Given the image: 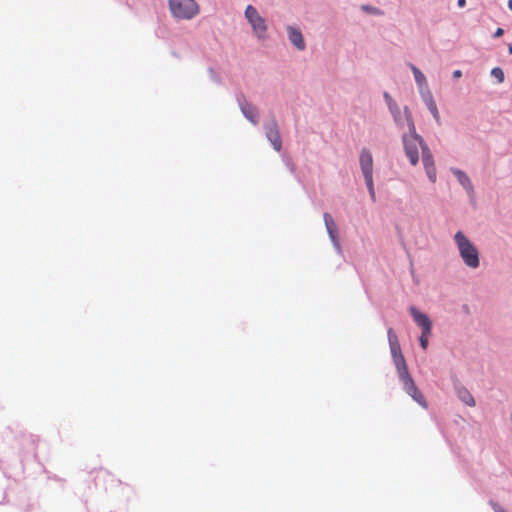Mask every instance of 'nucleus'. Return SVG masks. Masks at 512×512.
I'll use <instances>...</instances> for the list:
<instances>
[{
  "label": "nucleus",
  "instance_id": "obj_33",
  "mask_svg": "<svg viewBox=\"0 0 512 512\" xmlns=\"http://www.w3.org/2000/svg\"><path fill=\"white\" fill-rule=\"evenodd\" d=\"M508 52L510 55H512V45L511 44L508 45Z\"/></svg>",
  "mask_w": 512,
  "mask_h": 512
},
{
  "label": "nucleus",
  "instance_id": "obj_15",
  "mask_svg": "<svg viewBox=\"0 0 512 512\" xmlns=\"http://www.w3.org/2000/svg\"><path fill=\"white\" fill-rule=\"evenodd\" d=\"M404 118L408 127V132L404 133L402 137H411V138H423L421 135H419L416 131L415 123L413 120L412 112L409 109L408 106H404L403 108Z\"/></svg>",
  "mask_w": 512,
  "mask_h": 512
},
{
  "label": "nucleus",
  "instance_id": "obj_25",
  "mask_svg": "<svg viewBox=\"0 0 512 512\" xmlns=\"http://www.w3.org/2000/svg\"><path fill=\"white\" fill-rule=\"evenodd\" d=\"M430 335L431 334H425L424 331H421V335L419 337V344L423 350H426L428 348V345H429L428 337Z\"/></svg>",
  "mask_w": 512,
  "mask_h": 512
},
{
  "label": "nucleus",
  "instance_id": "obj_31",
  "mask_svg": "<svg viewBox=\"0 0 512 512\" xmlns=\"http://www.w3.org/2000/svg\"><path fill=\"white\" fill-rule=\"evenodd\" d=\"M465 5H466V0H457L458 7L463 8V7H465Z\"/></svg>",
  "mask_w": 512,
  "mask_h": 512
},
{
  "label": "nucleus",
  "instance_id": "obj_18",
  "mask_svg": "<svg viewBox=\"0 0 512 512\" xmlns=\"http://www.w3.org/2000/svg\"><path fill=\"white\" fill-rule=\"evenodd\" d=\"M387 336H388L391 357L395 358L397 356L403 355L398 337H397L395 331L393 330V328H388Z\"/></svg>",
  "mask_w": 512,
  "mask_h": 512
},
{
  "label": "nucleus",
  "instance_id": "obj_1",
  "mask_svg": "<svg viewBox=\"0 0 512 512\" xmlns=\"http://www.w3.org/2000/svg\"><path fill=\"white\" fill-rule=\"evenodd\" d=\"M454 241L458 247L460 257L464 264L472 269L480 265V254L477 247L466 237L462 231H457Z\"/></svg>",
  "mask_w": 512,
  "mask_h": 512
},
{
  "label": "nucleus",
  "instance_id": "obj_22",
  "mask_svg": "<svg viewBox=\"0 0 512 512\" xmlns=\"http://www.w3.org/2000/svg\"><path fill=\"white\" fill-rule=\"evenodd\" d=\"M361 10L367 14L375 15V16H382L384 14V11L381 10L378 7L369 5V4H363L361 5Z\"/></svg>",
  "mask_w": 512,
  "mask_h": 512
},
{
  "label": "nucleus",
  "instance_id": "obj_26",
  "mask_svg": "<svg viewBox=\"0 0 512 512\" xmlns=\"http://www.w3.org/2000/svg\"><path fill=\"white\" fill-rule=\"evenodd\" d=\"M488 504L494 512H507L498 502L494 501L493 499H490Z\"/></svg>",
  "mask_w": 512,
  "mask_h": 512
},
{
  "label": "nucleus",
  "instance_id": "obj_2",
  "mask_svg": "<svg viewBox=\"0 0 512 512\" xmlns=\"http://www.w3.org/2000/svg\"><path fill=\"white\" fill-rule=\"evenodd\" d=\"M168 7L173 18L191 20L200 11L196 0H168Z\"/></svg>",
  "mask_w": 512,
  "mask_h": 512
},
{
  "label": "nucleus",
  "instance_id": "obj_20",
  "mask_svg": "<svg viewBox=\"0 0 512 512\" xmlns=\"http://www.w3.org/2000/svg\"><path fill=\"white\" fill-rule=\"evenodd\" d=\"M392 361L400 380L411 375L408 370V366L404 355L392 358Z\"/></svg>",
  "mask_w": 512,
  "mask_h": 512
},
{
  "label": "nucleus",
  "instance_id": "obj_30",
  "mask_svg": "<svg viewBox=\"0 0 512 512\" xmlns=\"http://www.w3.org/2000/svg\"><path fill=\"white\" fill-rule=\"evenodd\" d=\"M452 77L454 79H459L462 77V71L461 70H454L452 73Z\"/></svg>",
  "mask_w": 512,
  "mask_h": 512
},
{
  "label": "nucleus",
  "instance_id": "obj_29",
  "mask_svg": "<svg viewBox=\"0 0 512 512\" xmlns=\"http://www.w3.org/2000/svg\"><path fill=\"white\" fill-rule=\"evenodd\" d=\"M503 34H504V29L501 27H498L496 29V31L494 32L493 37L498 38V37H501Z\"/></svg>",
  "mask_w": 512,
  "mask_h": 512
},
{
  "label": "nucleus",
  "instance_id": "obj_34",
  "mask_svg": "<svg viewBox=\"0 0 512 512\" xmlns=\"http://www.w3.org/2000/svg\"><path fill=\"white\" fill-rule=\"evenodd\" d=\"M108 512H111V511H108Z\"/></svg>",
  "mask_w": 512,
  "mask_h": 512
},
{
  "label": "nucleus",
  "instance_id": "obj_10",
  "mask_svg": "<svg viewBox=\"0 0 512 512\" xmlns=\"http://www.w3.org/2000/svg\"><path fill=\"white\" fill-rule=\"evenodd\" d=\"M422 163L429 181L431 183H435L437 179V171L435 167L434 157L429 146L423 147Z\"/></svg>",
  "mask_w": 512,
  "mask_h": 512
},
{
  "label": "nucleus",
  "instance_id": "obj_16",
  "mask_svg": "<svg viewBox=\"0 0 512 512\" xmlns=\"http://www.w3.org/2000/svg\"><path fill=\"white\" fill-rule=\"evenodd\" d=\"M404 118L408 127V132L404 133L402 137H411V138H423L421 135H419L416 131L415 123L413 120L412 112L409 109L408 106H404L403 108Z\"/></svg>",
  "mask_w": 512,
  "mask_h": 512
},
{
  "label": "nucleus",
  "instance_id": "obj_13",
  "mask_svg": "<svg viewBox=\"0 0 512 512\" xmlns=\"http://www.w3.org/2000/svg\"><path fill=\"white\" fill-rule=\"evenodd\" d=\"M384 101L388 107L389 112L391 113L396 125L401 126V110L397 102L391 97V95L387 92H383Z\"/></svg>",
  "mask_w": 512,
  "mask_h": 512
},
{
  "label": "nucleus",
  "instance_id": "obj_23",
  "mask_svg": "<svg viewBox=\"0 0 512 512\" xmlns=\"http://www.w3.org/2000/svg\"><path fill=\"white\" fill-rule=\"evenodd\" d=\"M490 75L492 77L496 78L498 83L504 82L505 75H504V71L501 67L497 66V67L492 68Z\"/></svg>",
  "mask_w": 512,
  "mask_h": 512
},
{
  "label": "nucleus",
  "instance_id": "obj_8",
  "mask_svg": "<svg viewBox=\"0 0 512 512\" xmlns=\"http://www.w3.org/2000/svg\"><path fill=\"white\" fill-rule=\"evenodd\" d=\"M403 384L404 391L420 406L427 407V401L424 397V395L421 393V391L416 386L412 376L405 377L400 380Z\"/></svg>",
  "mask_w": 512,
  "mask_h": 512
},
{
  "label": "nucleus",
  "instance_id": "obj_19",
  "mask_svg": "<svg viewBox=\"0 0 512 512\" xmlns=\"http://www.w3.org/2000/svg\"><path fill=\"white\" fill-rule=\"evenodd\" d=\"M407 66L411 69L414 75V79L419 89V92L421 93V91H425V89H428L427 80L423 72L411 62H408Z\"/></svg>",
  "mask_w": 512,
  "mask_h": 512
},
{
  "label": "nucleus",
  "instance_id": "obj_24",
  "mask_svg": "<svg viewBox=\"0 0 512 512\" xmlns=\"http://www.w3.org/2000/svg\"><path fill=\"white\" fill-rule=\"evenodd\" d=\"M208 74L210 76V79L217 85H222L223 80L221 76L214 70L213 67L208 68Z\"/></svg>",
  "mask_w": 512,
  "mask_h": 512
},
{
  "label": "nucleus",
  "instance_id": "obj_32",
  "mask_svg": "<svg viewBox=\"0 0 512 512\" xmlns=\"http://www.w3.org/2000/svg\"><path fill=\"white\" fill-rule=\"evenodd\" d=\"M508 8L512 11V0H508Z\"/></svg>",
  "mask_w": 512,
  "mask_h": 512
},
{
  "label": "nucleus",
  "instance_id": "obj_11",
  "mask_svg": "<svg viewBox=\"0 0 512 512\" xmlns=\"http://www.w3.org/2000/svg\"><path fill=\"white\" fill-rule=\"evenodd\" d=\"M323 219H324V223H325V227H326L328 236H329L333 246L338 251H340V244L338 241V234H337V226H336L334 219L332 218L331 214L328 212H325L323 214Z\"/></svg>",
  "mask_w": 512,
  "mask_h": 512
},
{
  "label": "nucleus",
  "instance_id": "obj_21",
  "mask_svg": "<svg viewBox=\"0 0 512 512\" xmlns=\"http://www.w3.org/2000/svg\"><path fill=\"white\" fill-rule=\"evenodd\" d=\"M458 398L466 405L475 406V400L469 390L463 386L457 388Z\"/></svg>",
  "mask_w": 512,
  "mask_h": 512
},
{
  "label": "nucleus",
  "instance_id": "obj_9",
  "mask_svg": "<svg viewBox=\"0 0 512 512\" xmlns=\"http://www.w3.org/2000/svg\"><path fill=\"white\" fill-rule=\"evenodd\" d=\"M409 312L415 323L421 328V331H424L425 334L432 333L433 323L426 313L420 311L415 306H410Z\"/></svg>",
  "mask_w": 512,
  "mask_h": 512
},
{
  "label": "nucleus",
  "instance_id": "obj_12",
  "mask_svg": "<svg viewBox=\"0 0 512 512\" xmlns=\"http://www.w3.org/2000/svg\"><path fill=\"white\" fill-rule=\"evenodd\" d=\"M450 172L457 178L459 184L469 196L474 194V186L466 172L456 167H451Z\"/></svg>",
  "mask_w": 512,
  "mask_h": 512
},
{
  "label": "nucleus",
  "instance_id": "obj_7",
  "mask_svg": "<svg viewBox=\"0 0 512 512\" xmlns=\"http://www.w3.org/2000/svg\"><path fill=\"white\" fill-rule=\"evenodd\" d=\"M263 129L265 131L266 138L271 143L274 150L277 152L281 151L282 140L275 118H272L270 121L264 123Z\"/></svg>",
  "mask_w": 512,
  "mask_h": 512
},
{
  "label": "nucleus",
  "instance_id": "obj_3",
  "mask_svg": "<svg viewBox=\"0 0 512 512\" xmlns=\"http://www.w3.org/2000/svg\"><path fill=\"white\" fill-rule=\"evenodd\" d=\"M244 14L258 39H265L268 27L266 20L259 14L257 9L252 5H247Z\"/></svg>",
  "mask_w": 512,
  "mask_h": 512
},
{
  "label": "nucleus",
  "instance_id": "obj_6",
  "mask_svg": "<svg viewBox=\"0 0 512 512\" xmlns=\"http://www.w3.org/2000/svg\"><path fill=\"white\" fill-rule=\"evenodd\" d=\"M359 165L361 172L364 177L365 184L374 183L373 182V158L372 154L366 147L361 149L359 155Z\"/></svg>",
  "mask_w": 512,
  "mask_h": 512
},
{
  "label": "nucleus",
  "instance_id": "obj_4",
  "mask_svg": "<svg viewBox=\"0 0 512 512\" xmlns=\"http://www.w3.org/2000/svg\"><path fill=\"white\" fill-rule=\"evenodd\" d=\"M403 149L405 155L407 156L410 164L412 166H416L419 162V150L420 147L421 152L423 153V147L428 146L423 138H407L402 137Z\"/></svg>",
  "mask_w": 512,
  "mask_h": 512
},
{
  "label": "nucleus",
  "instance_id": "obj_14",
  "mask_svg": "<svg viewBox=\"0 0 512 512\" xmlns=\"http://www.w3.org/2000/svg\"><path fill=\"white\" fill-rule=\"evenodd\" d=\"M288 39L298 50L302 51L306 48L305 40L301 30L297 27L288 26Z\"/></svg>",
  "mask_w": 512,
  "mask_h": 512
},
{
  "label": "nucleus",
  "instance_id": "obj_5",
  "mask_svg": "<svg viewBox=\"0 0 512 512\" xmlns=\"http://www.w3.org/2000/svg\"><path fill=\"white\" fill-rule=\"evenodd\" d=\"M235 96L244 118L247 119L251 124L257 125L259 123V113L257 107L249 103L242 92H237Z\"/></svg>",
  "mask_w": 512,
  "mask_h": 512
},
{
  "label": "nucleus",
  "instance_id": "obj_17",
  "mask_svg": "<svg viewBox=\"0 0 512 512\" xmlns=\"http://www.w3.org/2000/svg\"><path fill=\"white\" fill-rule=\"evenodd\" d=\"M425 105L427 106L428 110L432 114L433 118L439 122L440 116L439 111L437 108V105L434 101L433 95L429 89H425V91H421L420 93Z\"/></svg>",
  "mask_w": 512,
  "mask_h": 512
},
{
  "label": "nucleus",
  "instance_id": "obj_27",
  "mask_svg": "<svg viewBox=\"0 0 512 512\" xmlns=\"http://www.w3.org/2000/svg\"><path fill=\"white\" fill-rule=\"evenodd\" d=\"M366 188L368 190L370 199L372 200L373 203H375L376 202V193H375L374 183L366 184Z\"/></svg>",
  "mask_w": 512,
  "mask_h": 512
},
{
  "label": "nucleus",
  "instance_id": "obj_28",
  "mask_svg": "<svg viewBox=\"0 0 512 512\" xmlns=\"http://www.w3.org/2000/svg\"><path fill=\"white\" fill-rule=\"evenodd\" d=\"M284 161H285L286 166L289 168V170L291 172H294L295 167H294L292 160L290 158H286Z\"/></svg>",
  "mask_w": 512,
  "mask_h": 512
}]
</instances>
